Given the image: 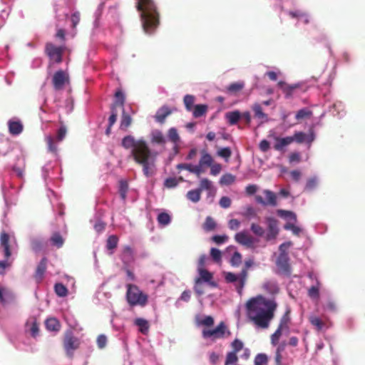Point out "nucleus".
Instances as JSON below:
<instances>
[{"instance_id": "f257e3e1", "label": "nucleus", "mask_w": 365, "mask_h": 365, "mask_svg": "<svg viewBox=\"0 0 365 365\" xmlns=\"http://www.w3.org/2000/svg\"><path fill=\"white\" fill-rule=\"evenodd\" d=\"M121 145L125 149H130V156L142 167L143 173L147 178L155 174V162L158 153L153 150L145 140L135 139L133 135H128L122 139Z\"/></svg>"}, {"instance_id": "f03ea898", "label": "nucleus", "mask_w": 365, "mask_h": 365, "mask_svg": "<svg viewBox=\"0 0 365 365\" xmlns=\"http://www.w3.org/2000/svg\"><path fill=\"white\" fill-rule=\"evenodd\" d=\"M277 307V304L274 299H266L262 296L252 298L246 303L248 318L262 329L268 328Z\"/></svg>"}, {"instance_id": "7ed1b4c3", "label": "nucleus", "mask_w": 365, "mask_h": 365, "mask_svg": "<svg viewBox=\"0 0 365 365\" xmlns=\"http://www.w3.org/2000/svg\"><path fill=\"white\" fill-rule=\"evenodd\" d=\"M136 9L140 12V19L143 30L152 34L158 26L159 13L153 0H137Z\"/></svg>"}, {"instance_id": "20e7f679", "label": "nucleus", "mask_w": 365, "mask_h": 365, "mask_svg": "<svg viewBox=\"0 0 365 365\" xmlns=\"http://www.w3.org/2000/svg\"><path fill=\"white\" fill-rule=\"evenodd\" d=\"M215 320L211 316H205L198 322V324L205 327L202 331V336L204 339H210L215 341L224 339L231 335V332L224 322H220L214 329H208L214 325Z\"/></svg>"}, {"instance_id": "39448f33", "label": "nucleus", "mask_w": 365, "mask_h": 365, "mask_svg": "<svg viewBox=\"0 0 365 365\" xmlns=\"http://www.w3.org/2000/svg\"><path fill=\"white\" fill-rule=\"evenodd\" d=\"M126 300L131 307H145L148 302V294L143 293L140 288L133 284H126Z\"/></svg>"}, {"instance_id": "423d86ee", "label": "nucleus", "mask_w": 365, "mask_h": 365, "mask_svg": "<svg viewBox=\"0 0 365 365\" xmlns=\"http://www.w3.org/2000/svg\"><path fill=\"white\" fill-rule=\"evenodd\" d=\"M253 264L254 262L252 259L246 260L245 262L244 268L238 275L232 272L225 273V281L227 283H235L236 289L240 294H242V289L245 284L248 275V269L252 267Z\"/></svg>"}, {"instance_id": "0eeeda50", "label": "nucleus", "mask_w": 365, "mask_h": 365, "mask_svg": "<svg viewBox=\"0 0 365 365\" xmlns=\"http://www.w3.org/2000/svg\"><path fill=\"white\" fill-rule=\"evenodd\" d=\"M65 49L66 47L63 46H57L51 42H47L45 45L44 51L51 62L61 63L63 61V54Z\"/></svg>"}, {"instance_id": "6e6552de", "label": "nucleus", "mask_w": 365, "mask_h": 365, "mask_svg": "<svg viewBox=\"0 0 365 365\" xmlns=\"http://www.w3.org/2000/svg\"><path fill=\"white\" fill-rule=\"evenodd\" d=\"M63 344L66 354L70 358L73 357L74 351L76 350L80 345L78 339L73 336L71 332L66 333Z\"/></svg>"}, {"instance_id": "1a4fd4ad", "label": "nucleus", "mask_w": 365, "mask_h": 365, "mask_svg": "<svg viewBox=\"0 0 365 365\" xmlns=\"http://www.w3.org/2000/svg\"><path fill=\"white\" fill-rule=\"evenodd\" d=\"M69 81V76L63 70L57 71L53 76L52 83L55 90L58 91L63 88L64 85Z\"/></svg>"}, {"instance_id": "9d476101", "label": "nucleus", "mask_w": 365, "mask_h": 365, "mask_svg": "<svg viewBox=\"0 0 365 365\" xmlns=\"http://www.w3.org/2000/svg\"><path fill=\"white\" fill-rule=\"evenodd\" d=\"M289 258L288 254L279 253L276 262V264L279 272L286 276H289L291 274V267L289 263Z\"/></svg>"}, {"instance_id": "9b49d317", "label": "nucleus", "mask_w": 365, "mask_h": 365, "mask_svg": "<svg viewBox=\"0 0 365 365\" xmlns=\"http://www.w3.org/2000/svg\"><path fill=\"white\" fill-rule=\"evenodd\" d=\"M264 195L267 200H264L262 197L257 195L255 197L256 201L263 205H277V196L274 192L269 190H264L263 191Z\"/></svg>"}, {"instance_id": "f8f14e48", "label": "nucleus", "mask_w": 365, "mask_h": 365, "mask_svg": "<svg viewBox=\"0 0 365 365\" xmlns=\"http://www.w3.org/2000/svg\"><path fill=\"white\" fill-rule=\"evenodd\" d=\"M46 267H47V259H46V257H43L41 259L38 264L37 265L36 271L34 274V278L37 283H40L43 280L44 274L46 270Z\"/></svg>"}, {"instance_id": "ddd939ff", "label": "nucleus", "mask_w": 365, "mask_h": 365, "mask_svg": "<svg viewBox=\"0 0 365 365\" xmlns=\"http://www.w3.org/2000/svg\"><path fill=\"white\" fill-rule=\"evenodd\" d=\"M235 240L237 243L248 247H252L255 242L254 238L245 232H237L235 235Z\"/></svg>"}, {"instance_id": "4468645a", "label": "nucleus", "mask_w": 365, "mask_h": 365, "mask_svg": "<svg viewBox=\"0 0 365 365\" xmlns=\"http://www.w3.org/2000/svg\"><path fill=\"white\" fill-rule=\"evenodd\" d=\"M200 277L195 279L196 283H202V282H208L210 286L216 287V283L212 282L213 278L212 274L204 268H198Z\"/></svg>"}, {"instance_id": "2eb2a0df", "label": "nucleus", "mask_w": 365, "mask_h": 365, "mask_svg": "<svg viewBox=\"0 0 365 365\" xmlns=\"http://www.w3.org/2000/svg\"><path fill=\"white\" fill-rule=\"evenodd\" d=\"M267 222L269 231L267 235V239L268 240L271 239H274L279 232L277 227V220L274 217H267Z\"/></svg>"}, {"instance_id": "dca6fc26", "label": "nucleus", "mask_w": 365, "mask_h": 365, "mask_svg": "<svg viewBox=\"0 0 365 365\" xmlns=\"http://www.w3.org/2000/svg\"><path fill=\"white\" fill-rule=\"evenodd\" d=\"M252 110L254 112V117L260 120L259 125L269 120L268 115L263 112L262 106L259 103H254L252 106Z\"/></svg>"}, {"instance_id": "f3484780", "label": "nucleus", "mask_w": 365, "mask_h": 365, "mask_svg": "<svg viewBox=\"0 0 365 365\" xmlns=\"http://www.w3.org/2000/svg\"><path fill=\"white\" fill-rule=\"evenodd\" d=\"M0 245L3 248L4 258L9 259L11 255L9 245V235L6 232H2L0 237Z\"/></svg>"}, {"instance_id": "a211bd4d", "label": "nucleus", "mask_w": 365, "mask_h": 365, "mask_svg": "<svg viewBox=\"0 0 365 365\" xmlns=\"http://www.w3.org/2000/svg\"><path fill=\"white\" fill-rule=\"evenodd\" d=\"M150 142L153 144L164 145L166 143V139L161 130H153L150 133Z\"/></svg>"}, {"instance_id": "6ab92c4d", "label": "nucleus", "mask_w": 365, "mask_h": 365, "mask_svg": "<svg viewBox=\"0 0 365 365\" xmlns=\"http://www.w3.org/2000/svg\"><path fill=\"white\" fill-rule=\"evenodd\" d=\"M172 113V110L166 106H162L157 111L155 119L160 123H164L165 118Z\"/></svg>"}, {"instance_id": "aec40b11", "label": "nucleus", "mask_w": 365, "mask_h": 365, "mask_svg": "<svg viewBox=\"0 0 365 365\" xmlns=\"http://www.w3.org/2000/svg\"><path fill=\"white\" fill-rule=\"evenodd\" d=\"M310 324L315 327L317 331H322L324 329L329 328V325L325 321H323L319 317L312 315L309 317Z\"/></svg>"}, {"instance_id": "412c9836", "label": "nucleus", "mask_w": 365, "mask_h": 365, "mask_svg": "<svg viewBox=\"0 0 365 365\" xmlns=\"http://www.w3.org/2000/svg\"><path fill=\"white\" fill-rule=\"evenodd\" d=\"M276 143L274 145V148L276 150H282L285 146H287L293 143V139L290 136L285 138L275 137Z\"/></svg>"}, {"instance_id": "4be33fe9", "label": "nucleus", "mask_w": 365, "mask_h": 365, "mask_svg": "<svg viewBox=\"0 0 365 365\" xmlns=\"http://www.w3.org/2000/svg\"><path fill=\"white\" fill-rule=\"evenodd\" d=\"M121 259L125 264H128L134 260L133 250L130 246L123 247Z\"/></svg>"}, {"instance_id": "5701e85b", "label": "nucleus", "mask_w": 365, "mask_h": 365, "mask_svg": "<svg viewBox=\"0 0 365 365\" xmlns=\"http://www.w3.org/2000/svg\"><path fill=\"white\" fill-rule=\"evenodd\" d=\"M279 87L281 88L283 93L285 94V97L287 98H289L292 96L294 90H296L299 86L297 84L294 85H287L284 81L278 82Z\"/></svg>"}, {"instance_id": "b1692460", "label": "nucleus", "mask_w": 365, "mask_h": 365, "mask_svg": "<svg viewBox=\"0 0 365 365\" xmlns=\"http://www.w3.org/2000/svg\"><path fill=\"white\" fill-rule=\"evenodd\" d=\"M8 125L9 133L13 135H19L23 131V125L20 121L9 120Z\"/></svg>"}, {"instance_id": "393cba45", "label": "nucleus", "mask_w": 365, "mask_h": 365, "mask_svg": "<svg viewBox=\"0 0 365 365\" xmlns=\"http://www.w3.org/2000/svg\"><path fill=\"white\" fill-rule=\"evenodd\" d=\"M132 122L133 119L131 116L128 113H125L123 109L120 120V129L126 131L132 124Z\"/></svg>"}, {"instance_id": "a878e982", "label": "nucleus", "mask_w": 365, "mask_h": 365, "mask_svg": "<svg viewBox=\"0 0 365 365\" xmlns=\"http://www.w3.org/2000/svg\"><path fill=\"white\" fill-rule=\"evenodd\" d=\"M134 324L139 327V331L143 334H148L150 329L148 322L143 318H137L135 319Z\"/></svg>"}, {"instance_id": "bb28decb", "label": "nucleus", "mask_w": 365, "mask_h": 365, "mask_svg": "<svg viewBox=\"0 0 365 365\" xmlns=\"http://www.w3.org/2000/svg\"><path fill=\"white\" fill-rule=\"evenodd\" d=\"M199 163L200 165L210 167L213 163V158L205 150H202Z\"/></svg>"}, {"instance_id": "cd10ccee", "label": "nucleus", "mask_w": 365, "mask_h": 365, "mask_svg": "<svg viewBox=\"0 0 365 365\" xmlns=\"http://www.w3.org/2000/svg\"><path fill=\"white\" fill-rule=\"evenodd\" d=\"M225 118L230 125H235L241 118V113L238 110L228 112L225 114Z\"/></svg>"}, {"instance_id": "c85d7f7f", "label": "nucleus", "mask_w": 365, "mask_h": 365, "mask_svg": "<svg viewBox=\"0 0 365 365\" xmlns=\"http://www.w3.org/2000/svg\"><path fill=\"white\" fill-rule=\"evenodd\" d=\"M46 327L50 331H58L61 328V324L56 318H49L46 321Z\"/></svg>"}, {"instance_id": "c756f323", "label": "nucleus", "mask_w": 365, "mask_h": 365, "mask_svg": "<svg viewBox=\"0 0 365 365\" xmlns=\"http://www.w3.org/2000/svg\"><path fill=\"white\" fill-rule=\"evenodd\" d=\"M50 241L52 245L56 247L57 248H61L64 244V240L61 235L59 232L53 233L52 236L50 238Z\"/></svg>"}, {"instance_id": "7c9ffc66", "label": "nucleus", "mask_w": 365, "mask_h": 365, "mask_svg": "<svg viewBox=\"0 0 365 365\" xmlns=\"http://www.w3.org/2000/svg\"><path fill=\"white\" fill-rule=\"evenodd\" d=\"M244 86L243 82H235L227 88V91L231 94H237L243 89Z\"/></svg>"}, {"instance_id": "2f4dec72", "label": "nucleus", "mask_w": 365, "mask_h": 365, "mask_svg": "<svg viewBox=\"0 0 365 365\" xmlns=\"http://www.w3.org/2000/svg\"><path fill=\"white\" fill-rule=\"evenodd\" d=\"M168 138L173 143H179L180 141V137L175 128H170L168 130Z\"/></svg>"}, {"instance_id": "473e14b6", "label": "nucleus", "mask_w": 365, "mask_h": 365, "mask_svg": "<svg viewBox=\"0 0 365 365\" xmlns=\"http://www.w3.org/2000/svg\"><path fill=\"white\" fill-rule=\"evenodd\" d=\"M236 177L231 173H226L220 178V184L221 185H230L235 182Z\"/></svg>"}, {"instance_id": "72a5a7b5", "label": "nucleus", "mask_w": 365, "mask_h": 365, "mask_svg": "<svg viewBox=\"0 0 365 365\" xmlns=\"http://www.w3.org/2000/svg\"><path fill=\"white\" fill-rule=\"evenodd\" d=\"M187 198L193 202H197L201 198V192L197 189L191 190L187 192Z\"/></svg>"}, {"instance_id": "f704fd0d", "label": "nucleus", "mask_w": 365, "mask_h": 365, "mask_svg": "<svg viewBox=\"0 0 365 365\" xmlns=\"http://www.w3.org/2000/svg\"><path fill=\"white\" fill-rule=\"evenodd\" d=\"M118 240V237L115 235L109 236L106 241L107 250H111L113 252V250H115L117 247Z\"/></svg>"}, {"instance_id": "c9c22d12", "label": "nucleus", "mask_w": 365, "mask_h": 365, "mask_svg": "<svg viewBox=\"0 0 365 365\" xmlns=\"http://www.w3.org/2000/svg\"><path fill=\"white\" fill-rule=\"evenodd\" d=\"M320 282L317 280V284L312 286L308 289V296L312 299H318L319 298V288H320Z\"/></svg>"}, {"instance_id": "e433bc0d", "label": "nucleus", "mask_w": 365, "mask_h": 365, "mask_svg": "<svg viewBox=\"0 0 365 365\" xmlns=\"http://www.w3.org/2000/svg\"><path fill=\"white\" fill-rule=\"evenodd\" d=\"M184 180L182 177H180L178 178H168L164 181V185L167 188H173L175 187L180 182H182Z\"/></svg>"}, {"instance_id": "4c0bfd02", "label": "nucleus", "mask_w": 365, "mask_h": 365, "mask_svg": "<svg viewBox=\"0 0 365 365\" xmlns=\"http://www.w3.org/2000/svg\"><path fill=\"white\" fill-rule=\"evenodd\" d=\"M207 110V106L203 104L196 105L194 108L192 114L195 118H199L206 113Z\"/></svg>"}, {"instance_id": "58836bf2", "label": "nucleus", "mask_w": 365, "mask_h": 365, "mask_svg": "<svg viewBox=\"0 0 365 365\" xmlns=\"http://www.w3.org/2000/svg\"><path fill=\"white\" fill-rule=\"evenodd\" d=\"M286 346L287 343L284 341L278 344L275 352L274 361H278V362L282 361V352L285 351Z\"/></svg>"}, {"instance_id": "ea45409f", "label": "nucleus", "mask_w": 365, "mask_h": 365, "mask_svg": "<svg viewBox=\"0 0 365 365\" xmlns=\"http://www.w3.org/2000/svg\"><path fill=\"white\" fill-rule=\"evenodd\" d=\"M215 227L216 222H215L213 218H212L210 216L207 217L205 222L202 225V228L204 229V230H205L206 232H210L214 230Z\"/></svg>"}, {"instance_id": "a19ab883", "label": "nucleus", "mask_w": 365, "mask_h": 365, "mask_svg": "<svg viewBox=\"0 0 365 365\" xmlns=\"http://www.w3.org/2000/svg\"><path fill=\"white\" fill-rule=\"evenodd\" d=\"M56 294L61 297H64L68 294V289L62 283H56L54 286Z\"/></svg>"}, {"instance_id": "79ce46f5", "label": "nucleus", "mask_w": 365, "mask_h": 365, "mask_svg": "<svg viewBox=\"0 0 365 365\" xmlns=\"http://www.w3.org/2000/svg\"><path fill=\"white\" fill-rule=\"evenodd\" d=\"M263 288L267 292L270 294H276L279 292V288L276 282H267L263 284Z\"/></svg>"}, {"instance_id": "37998d69", "label": "nucleus", "mask_w": 365, "mask_h": 365, "mask_svg": "<svg viewBox=\"0 0 365 365\" xmlns=\"http://www.w3.org/2000/svg\"><path fill=\"white\" fill-rule=\"evenodd\" d=\"M157 220L163 226H166L171 221L170 216L167 212H161L158 215Z\"/></svg>"}, {"instance_id": "c03bdc74", "label": "nucleus", "mask_w": 365, "mask_h": 365, "mask_svg": "<svg viewBox=\"0 0 365 365\" xmlns=\"http://www.w3.org/2000/svg\"><path fill=\"white\" fill-rule=\"evenodd\" d=\"M217 154L219 157L224 158L225 160L227 162L232 155V150L229 147H225L219 149Z\"/></svg>"}, {"instance_id": "a18cd8bd", "label": "nucleus", "mask_w": 365, "mask_h": 365, "mask_svg": "<svg viewBox=\"0 0 365 365\" xmlns=\"http://www.w3.org/2000/svg\"><path fill=\"white\" fill-rule=\"evenodd\" d=\"M46 142L48 150L52 153L56 154L57 145L55 142V139L52 136L49 135L46 138Z\"/></svg>"}, {"instance_id": "49530a36", "label": "nucleus", "mask_w": 365, "mask_h": 365, "mask_svg": "<svg viewBox=\"0 0 365 365\" xmlns=\"http://www.w3.org/2000/svg\"><path fill=\"white\" fill-rule=\"evenodd\" d=\"M282 329L281 327H278L277 330L271 335V344L273 346H276L279 343V340L282 334Z\"/></svg>"}, {"instance_id": "de8ad7c7", "label": "nucleus", "mask_w": 365, "mask_h": 365, "mask_svg": "<svg viewBox=\"0 0 365 365\" xmlns=\"http://www.w3.org/2000/svg\"><path fill=\"white\" fill-rule=\"evenodd\" d=\"M110 111L111 115H110L108 118V125H110V127H112L117 120L118 117V111L116 109V104H112L110 106Z\"/></svg>"}, {"instance_id": "09e8293b", "label": "nucleus", "mask_w": 365, "mask_h": 365, "mask_svg": "<svg viewBox=\"0 0 365 365\" xmlns=\"http://www.w3.org/2000/svg\"><path fill=\"white\" fill-rule=\"evenodd\" d=\"M128 190V182L125 180H120L119 183V194L122 200H125Z\"/></svg>"}, {"instance_id": "8fccbe9b", "label": "nucleus", "mask_w": 365, "mask_h": 365, "mask_svg": "<svg viewBox=\"0 0 365 365\" xmlns=\"http://www.w3.org/2000/svg\"><path fill=\"white\" fill-rule=\"evenodd\" d=\"M115 101L113 104H116L118 106L123 107L125 103V96L120 90H118L115 93Z\"/></svg>"}, {"instance_id": "3c124183", "label": "nucleus", "mask_w": 365, "mask_h": 365, "mask_svg": "<svg viewBox=\"0 0 365 365\" xmlns=\"http://www.w3.org/2000/svg\"><path fill=\"white\" fill-rule=\"evenodd\" d=\"M289 15L292 18H296V19H299V18L304 17L305 18L304 23L305 24H308L309 23V19L307 18V14L305 12L302 11H300V10L290 11H289Z\"/></svg>"}, {"instance_id": "603ef678", "label": "nucleus", "mask_w": 365, "mask_h": 365, "mask_svg": "<svg viewBox=\"0 0 365 365\" xmlns=\"http://www.w3.org/2000/svg\"><path fill=\"white\" fill-rule=\"evenodd\" d=\"M312 115V112L307 108H302L296 113V119L299 120L306 118H309Z\"/></svg>"}, {"instance_id": "864d4df0", "label": "nucleus", "mask_w": 365, "mask_h": 365, "mask_svg": "<svg viewBox=\"0 0 365 365\" xmlns=\"http://www.w3.org/2000/svg\"><path fill=\"white\" fill-rule=\"evenodd\" d=\"M212 187V182L208 180L207 178H202L200 180V187H198V190H200L202 192V190H211Z\"/></svg>"}, {"instance_id": "5fc2aeb1", "label": "nucleus", "mask_w": 365, "mask_h": 365, "mask_svg": "<svg viewBox=\"0 0 365 365\" xmlns=\"http://www.w3.org/2000/svg\"><path fill=\"white\" fill-rule=\"evenodd\" d=\"M238 361V356L237 353L230 351L226 355L225 365H231L237 363Z\"/></svg>"}, {"instance_id": "6e6d98bb", "label": "nucleus", "mask_w": 365, "mask_h": 365, "mask_svg": "<svg viewBox=\"0 0 365 365\" xmlns=\"http://www.w3.org/2000/svg\"><path fill=\"white\" fill-rule=\"evenodd\" d=\"M230 262L232 266L238 267L242 263L241 254L239 252L235 251L232 256Z\"/></svg>"}, {"instance_id": "4d7b16f0", "label": "nucleus", "mask_w": 365, "mask_h": 365, "mask_svg": "<svg viewBox=\"0 0 365 365\" xmlns=\"http://www.w3.org/2000/svg\"><path fill=\"white\" fill-rule=\"evenodd\" d=\"M195 102V97L192 95H186L184 97V103L186 109L188 111H191L192 110L193 104Z\"/></svg>"}, {"instance_id": "13d9d810", "label": "nucleus", "mask_w": 365, "mask_h": 365, "mask_svg": "<svg viewBox=\"0 0 365 365\" xmlns=\"http://www.w3.org/2000/svg\"><path fill=\"white\" fill-rule=\"evenodd\" d=\"M277 214L279 217H284V218H290L294 221H296L297 220V216L296 215L292 212V211H288V210H277Z\"/></svg>"}, {"instance_id": "bf43d9fd", "label": "nucleus", "mask_w": 365, "mask_h": 365, "mask_svg": "<svg viewBox=\"0 0 365 365\" xmlns=\"http://www.w3.org/2000/svg\"><path fill=\"white\" fill-rule=\"evenodd\" d=\"M231 347L232 349V352L238 353L241 351L244 347L243 342L239 339H235L231 344Z\"/></svg>"}, {"instance_id": "052dcab7", "label": "nucleus", "mask_w": 365, "mask_h": 365, "mask_svg": "<svg viewBox=\"0 0 365 365\" xmlns=\"http://www.w3.org/2000/svg\"><path fill=\"white\" fill-rule=\"evenodd\" d=\"M268 359L264 354H258L255 358V365H267Z\"/></svg>"}, {"instance_id": "680f3d73", "label": "nucleus", "mask_w": 365, "mask_h": 365, "mask_svg": "<svg viewBox=\"0 0 365 365\" xmlns=\"http://www.w3.org/2000/svg\"><path fill=\"white\" fill-rule=\"evenodd\" d=\"M250 229L255 235H256L259 237H262L263 235L264 234V230L263 227L257 224L252 223L251 225Z\"/></svg>"}, {"instance_id": "e2e57ef3", "label": "nucleus", "mask_w": 365, "mask_h": 365, "mask_svg": "<svg viewBox=\"0 0 365 365\" xmlns=\"http://www.w3.org/2000/svg\"><path fill=\"white\" fill-rule=\"evenodd\" d=\"M293 142L296 141L298 143H302L305 141L307 135L303 132H295L293 136H291Z\"/></svg>"}, {"instance_id": "0e129e2a", "label": "nucleus", "mask_w": 365, "mask_h": 365, "mask_svg": "<svg viewBox=\"0 0 365 365\" xmlns=\"http://www.w3.org/2000/svg\"><path fill=\"white\" fill-rule=\"evenodd\" d=\"M210 255H211V257L212 258V259L215 262H219L221 261L222 253H221L220 250H219L218 249L214 248V247L211 248Z\"/></svg>"}, {"instance_id": "69168bd1", "label": "nucleus", "mask_w": 365, "mask_h": 365, "mask_svg": "<svg viewBox=\"0 0 365 365\" xmlns=\"http://www.w3.org/2000/svg\"><path fill=\"white\" fill-rule=\"evenodd\" d=\"M289 310H287L285 314L282 316L280 319V322L278 327H281L282 329L287 328V324L289 322Z\"/></svg>"}, {"instance_id": "338daca9", "label": "nucleus", "mask_w": 365, "mask_h": 365, "mask_svg": "<svg viewBox=\"0 0 365 365\" xmlns=\"http://www.w3.org/2000/svg\"><path fill=\"white\" fill-rule=\"evenodd\" d=\"M11 265V262H9V259H4V260H0V274L4 275L6 273V269L10 267Z\"/></svg>"}, {"instance_id": "774afa93", "label": "nucleus", "mask_w": 365, "mask_h": 365, "mask_svg": "<svg viewBox=\"0 0 365 365\" xmlns=\"http://www.w3.org/2000/svg\"><path fill=\"white\" fill-rule=\"evenodd\" d=\"M229 237L227 235H214L212 237V240L215 242L216 244L217 245H221V244H223L225 243V242H227L228 240Z\"/></svg>"}]
</instances>
